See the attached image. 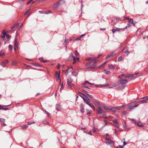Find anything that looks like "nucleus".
I'll list each match as a JSON object with an SVG mask.
<instances>
[{"label":"nucleus","instance_id":"obj_1","mask_svg":"<svg viewBox=\"0 0 148 148\" xmlns=\"http://www.w3.org/2000/svg\"><path fill=\"white\" fill-rule=\"evenodd\" d=\"M79 96L82 98V99L84 101H85L86 102V104L87 105H88L90 107L93 108L94 110H95V108L94 106L93 105H91V104L90 103V102L89 101H88L87 99H86L85 98H84V97H82L81 95H79Z\"/></svg>","mask_w":148,"mask_h":148},{"label":"nucleus","instance_id":"obj_2","mask_svg":"<svg viewBox=\"0 0 148 148\" xmlns=\"http://www.w3.org/2000/svg\"><path fill=\"white\" fill-rule=\"evenodd\" d=\"M72 81V79L71 78L67 79V84L68 85V86L70 87L71 88H72L71 85H74L73 84H72L71 82Z\"/></svg>","mask_w":148,"mask_h":148},{"label":"nucleus","instance_id":"obj_3","mask_svg":"<svg viewBox=\"0 0 148 148\" xmlns=\"http://www.w3.org/2000/svg\"><path fill=\"white\" fill-rule=\"evenodd\" d=\"M128 82V81L126 79H121L120 81V84L122 85L123 84L127 83Z\"/></svg>","mask_w":148,"mask_h":148},{"label":"nucleus","instance_id":"obj_4","mask_svg":"<svg viewBox=\"0 0 148 148\" xmlns=\"http://www.w3.org/2000/svg\"><path fill=\"white\" fill-rule=\"evenodd\" d=\"M86 60H92V61H97V57H95V58H93L91 57H88L86 59Z\"/></svg>","mask_w":148,"mask_h":148},{"label":"nucleus","instance_id":"obj_5","mask_svg":"<svg viewBox=\"0 0 148 148\" xmlns=\"http://www.w3.org/2000/svg\"><path fill=\"white\" fill-rule=\"evenodd\" d=\"M60 71L58 72L57 71L56 72L55 77L57 80L60 79Z\"/></svg>","mask_w":148,"mask_h":148},{"label":"nucleus","instance_id":"obj_6","mask_svg":"<svg viewBox=\"0 0 148 148\" xmlns=\"http://www.w3.org/2000/svg\"><path fill=\"white\" fill-rule=\"evenodd\" d=\"M9 63V61L8 60H5L2 62L1 63V65L3 67H4L5 64Z\"/></svg>","mask_w":148,"mask_h":148},{"label":"nucleus","instance_id":"obj_7","mask_svg":"<svg viewBox=\"0 0 148 148\" xmlns=\"http://www.w3.org/2000/svg\"><path fill=\"white\" fill-rule=\"evenodd\" d=\"M19 24L18 23L14 24L11 27V29H14V30L16 29L17 27H18V26H19Z\"/></svg>","mask_w":148,"mask_h":148},{"label":"nucleus","instance_id":"obj_8","mask_svg":"<svg viewBox=\"0 0 148 148\" xmlns=\"http://www.w3.org/2000/svg\"><path fill=\"white\" fill-rule=\"evenodd\" d=\"M60 3V1H58L56 2L54 4L53 8V9H56V8L58 7Z\"/></svg>","mask_w":148,"mask_h":148},{"label":"nucleus","instance_id":"obj_9","mask_svg":"<svg viewBox=\"0 0 148 148\" xmlns=\"http://www.w3.org/2000/svg\"><path fill=\"white\" fill-rule=\"evenodd\" d=\"M116 29H115L114 28L112 29V31L113 33H115L116 32H120V31L119 30H121L123 29L122 28H119L117 27L116 28Z\"/></svg>","mask_w":148,"mask_h":148},{"label":"nucleus","instance_id":"obj_10","mask_svg":"<svg viewBox=\"0 0 148 148\" xmlns=\"http://www.w3.org/2000/svg\"><path fill=\"white\" fill-rule=\"evenodd\" d=\"M124 49H123L122 51V53H125L126 54L125 56H127L130 53V51H128V49H127L125 51H124Z\"/></svg>","mask_w":148,"mask_h":148},{"label":"nucleus","instance_id":"obj_11","mask_svg":"<svg viewBox=\"0 0 148 148\" xmlns=\"http://www.w3.org/2000/svg\"><path fill=\"white\" fill-rule=\"evenodd\" d=\"M79 72V70L78 69H76L73 73L72 74L74 76L76 77L78 75Z\"/></svg>","mask_w":148,"mask_h":148},{"label":"nucleus","instance_id":"obj_12","mask_svg":"<svg viewBox=\"0 0 148 148\" xmlns=\"http://www.w3.org/2000/svg\"><path fill=\"white\" fill-rule=\"evenodd\" d=\"M98 110H97L98 114H101L102 112H104V111L102 110L101 107H98Z\"/></svg>","mask_w":148,"mask_h":148},{"label":"nucleus","instance_id":"obj_13","mask_svg":"<svg viewBox=\"0 0 148 148\" xmlns=\"http://www.w3.org/2000/svg\"><path fill=\"white\" fill-rule=\"evenodd\" d=\"M56 108L57 111H59L61 108V106L59 104H56Z\"/></svg>","mask_w":148,"mask_h":148},{"label":"nucleus","instance_id":"obj_14","mask_svg":"<svg viewBox=\"0 0 148 148\" xmlns=\"http://www.w3.org/2000/svg\"><path fill=\"white\" fill-rule=\"evenodd\" d=\"M80 111L83 113L84 112V108L83 105L82 103H81L80 105Z\"/></svg>","mask_w":148,"mask_h":148},{"label":"nucleus","instance_id":"obj_15","mask_svg":"<svg viewBox=\"0 0 148 148\" xmlns=\"http://www.w3.org/2000/svg\"><path fill=\"white\" fill-rule=\"evenodd\" d=\"M124 106V105H122L120 106L114 107L113 108L118 110H119L122 108Z\"/></svg>","mask_w":148,"mask_h":148},{"label":"nucleus","instance_id":"obj_16","mask_svg":"<svg viewBox=\"0 0 148 148\" xmlns=\"http://www.w3.org/2000/svg\"><path fill=\"white\" fill-rule=\"evenodd\" d=\"M14 46H15V47H16L17 48H18V44L17 43V39L16 37L14 39Z\"/></svg>","mask_w":148,"mask_h":148},{"label":"nucleus","instance_id":"obj_17","mask_svg":"<svg viewBox=\"0 0 148 148\" xmlns=\"http://www.w3.org/2000/svg\"><path fill=\"white\" fill-rule=\"evenodd\" d=\"M32 64L34 66H39V67H42V66L40 65H39V64H38V63H32Z\"/></svg>","mask_w":148,"mask_h":148},{"label":"nucleus","instance_id":"obj_18","mask_svg":"<svg viewBox=\"0 0 148 148\" xmlns=\"http://www.w3.org/2000/svg\"><path fill=\"white\" fill-rule=\"evenodd\" d=\"M86 83H88V84H90V85H94V84L92 83H90V82H88V81H86L84 83H83L82 84V85H85V84Z\"/></svg>","mask_w":148,"mask_h":148},{"label":"nucleus","instance_id":"obj_19","mask_svg":"<svg viewBox=\"0 0 148 148\" xmlns=\"http://www.w3.org/2000/svg\"><path fill=\"white\" fill-rule=\"evenodd\" d=\"M112 122L114 123L115 124H118V123L117 121V120L116 119H114L113 120H112Z\"/></svg>","mask_w":148,"mask_h":148},{"label":"nucleus","instance_id":"obj_20","mask_svg":"<svg viewBox=\"0 0 148 148\" xmlns=\"http://www.w3.org/2000/svg\"><path fill=\"white\" fill-rule=\"evenodd\" d=\"M38 60H40L41 62H47V61L45 60H44L42 58H38Z\"/></svg>","mask_w":148,"mask_h":148},{"label":"nucleus","instance_id":"obj_21","mask_svg":"<svg viewBox=\"0 0 148 148\" xmlns=\"http://www.w3.org/2000/svg\"><path fill=\"white\" fill-rule=\"evenodd\" d=\"M133 76V75L132 74H129L125 76V77L127 78L129 77H132Z\"/></svg>","mask_w":148,"mask_h":148},{"label":"nucleus","instance_id":"obj_22","mask_svg":"<svg viewBox=\"0 0 148 148\" xmlns=\"http://www.w3.org/2000/svg\"><path fill=\"white\" fill-rule=\"evenodd\" d=\"M110 54L111 56H112V57L114 56L116 54V53L114 52H113L111 53Z\"/></svg>","mask_w":148,"mask_h":148},{"label":"nucleus","instance_id":"obj_23","mask_svg":"<svg viewBox=\"0 0 148 148\" xmlns=\"http://www.w3.org/2000/svg\"><path fill=\"white\" fill-rule=\"evenodd\" d=\"M21 128L23 130H24L27 127L26 125H24L23 126H21Z\"/></svg>","mask_w":148,"mask_h":148},{"label":"nucleus","instance_id":"obj_24","mask_svg":"<svg viewBox=\"0 0 148 148\" xmlns=\"http://www.w3.org/2000/svg\"><path fill=\"white\" fill-rule=\"evenodd\" d=\"M82 94L86 97V99H87L89 101H90V99L88 98V97L85 94Z\"/></svg>","mask_w":148,"mask_h":148},{"label":"nucleus","instance_id":"obj_25","mask_svg":"<svg viewBox=\"0 0 148 148\" xmlns=\"http://www.w3.org/2000/svg\"><path fill=\"white\" fill-rule=\"evenodd\" d=\"M137 125L138 127H141L143 126V124L141 123L137 122Z\"/></svg>","mask_w":148,"mask_h":148},{"label":"nucleus","instance_id":"obj_26","mask_svg":"<svg viewBox=\"0 0 148 148\" xmlns=\"http://www.w3.org/2000/svg\"><path fill=\"white\" fill-rule=\"evenodd\" d=\"M86 95L87 96H88L89 97L91 98H93V96L90 95L88 93H86Z\"/></svg>","mask_w":148,"mask_h":148},{"label":"nucleus","instance_id":"obj_27","mask_svg":"<svg viewBox=\"0 0 148 148\" xmlns=\"http://www.w3.org/2000/svg\"><path fill=\"white\" fill-rule=\"evenodd\" d=\"M69 72H71L73 70V68L71 66H70L68 68V69Z\"/></svg>","mask_w":148,"mask_h":148},{"label":"nucleus","instance_id":"obj_28","mask_svg":"<svg viewBox=\"0 0 148 148\" xmlns=\"http://www.w3.org/2000/svg\"><path fill=\"white\" fill-rule=\"evenodd\" d=\"M86 110L87 111V114H90L91 113V112H92L91 110H88L87 109H86Z\"/></svg>","mask_w":148,"mask_h":148},{"label":"nucleus","instance_id":"obj_29","mask_svg":"<svg viewBox=\"0 0 148 148\" xmlns=\"http://www.w3.org/2000/svg\"><path fill=\"white\" fill-rule=\"evenodd\" d=\"M133 20L131 18H129V19L128 22L129 23L132 24V23H133Z\"/></svg>","mask_w":148,"mask_h":148},{"label":"nucleus","instance_id":"obj_30","mask_svg":"<svg viewBox=\"0 0 148 148\" xmlns=\"http://www.w3.org/2000/svg\"><path fill=\"white\" fill-rule=\"evenodd\" d=\"M103 116L105 119H106L107 118V117L106 116V113H103L102 114Z\"/></svg>","mask_w":148,"mask_h":148},{"label":"nucleus","instance_id":"obj_31","mask_svg":"<svg viewBox=\"0 0 148 148\" xmlns=\"http://www.w3.org/2000/svg\"><path fill=\"white\" fill-rule=\"evenodd\" d=\"M39 12L40 13V14H44V13H45V14H49L48 13H46L45 11H39Z\"/></svg>","mask_w":148,"mask_h":148},{"label":"nucleus","instance_id":"obj_32","mask_svg":"<svg viewBox=\"0 0 148 148\" xmlns=\"http://www.w3.org/2000/svg\"><path fill=\"white\" fill-rule=\"evenodd\" d=\"M109 67L111 69H114V66L112 64L110 65L109 66Z\"/></svg>","mask_w":148,"mask_h":148},{"label":"nucleus","instance_id":"obj_33","mask_svg":"<svg viewBox=\"0 0 148 148\" xmlns=\"http://www.w3.org/2000/svg\"><path fill=\"white\" fill-rule=\"evenodd\" d=\"M5 55V54L4 53H2L1 51H0V56L2 57H3Z\"/></svg>","mask_w":148,"mask_h":148},{"label":"nucleus","instance_id":"obj_34","mask_svg":"<svg viewBox=\"0 0 148 148\" xmlns=\"http://www.w3.org/2000/svg\"><path fill=\"white\" fill-rule=\"evenodd\" d=\"M140 102L143 103H145L147 102L146 100L143 99L140 101Z\"/></svg>","mask_w":148,"mask_h":148},{"label":"nucleus","instance_id":"obj_35","mask_svg":"<svg viewBox=\"0 0 148 148\" xmlns=\"http://www.w3.org/2000/svg\"><path fill=\"white\" fill-rule=\"evenodd\" d=\"M75 55L76 56H78L79 54V53L77 51V50H75Z\"/></svg>","mask_w":148,"mask_h":148},{"label":"nucleus","instance_id":"obj_36","mask_svg":"<svg viewBox=\"0 0 148 148\" xmlns=\"http://www.w3.org/2000/svg\"><path fill=\"white\" fill-rule=\"evenodd\" d=\"M105 71L106 74H108V73L110 72L109 70L107 69L105 70Z\"/></svg>","mask_w":148,"mask_h":148},{"label":"nucleus","instance_id":"obj_37","mask_svg":"<svg viewBox=\"0 0 148 148\" xmlns=\"http://www.w3.org/2000/svg\"><path fill=\"white\" fill-rule=\"evenodd\" d=\"M73 56H69V58L68 59V60L69 61H70L71 60L72 58H73Z\"/></svg>","mask_w":148,"mask_h":148},{"label":"nucleus","instance_id":"obj_38","mask_svg":"<svg viewBox=\"0 0 148 148\" xmlns=\"http://www.w3.org/2000/svg\"><path fill=\"white\" fill-rule=\"evenodd\" d=\"M103 108L104 109L106 110H109V108H108L107 106H103Z\"/></svg>","mask_w":148,"mask_h":148},{"label":"nucleus","instance_id":"obj_39","mask_svg":"<svg viewBox=\"0 0 148 148\" xmlns=\"http://www.w3.org/2000/svg\"><path fill=\"white\" fill-rule=\"evenodd\" d=\"M5 121V119H4L0 118V121L1 122L4 123Z\"/></svg>","mask_w":148,"mask_h":148},{"label":"nucleus","instance_id":"obj_40","mask_svg":"<svg viewBox=\"0 0 148 148\" xmlns=\"http://www.w3.org/2000/svg\"><path fill=\"white\" fill-rule=\"evenodd\" d=\"M91 63V62H87V63L86 64V66H88L90 65V64Z\"/></svg>","mask_w":148,"mask_h":148},{"label":"nucleus","instance_id":"obj_41","mask_svg":"<svg viewBox=\"0 0 148 148\" xmlns=\"http://www.w3.org/2000/svg\"><path fill=\"white\" fill-rule=\"evenodd\" d=\"M112 56H111L110 54H109V55H108L107 57H106V58L107 59H109V58H112Z\"/></svg>","mask_w":148,"mask_h":148},{"label":"nucleus","instance_id":"obj_42","mask_svg":"<svg viewBox=\"0 0 148 148\" xmlns=\"http://www.w3.org/2000/svg\"><path fill=\"white\" fill-rule=\"evenodd\" d=\"M8 48L10 50H11L12 49L13 47L12 45H9L8 46Z\"/></svg>","mask_w":148,"mask_h":148},{"label":"nucleus","instance_id":"obj_43","mask_svg":"<svg viewBox=\"0 0 148 148\" xmlns=\"http://www.w3.org/2000/svg\"><path fill=\"white\" fill-rule=\"evenodd\" d=\"M97 62H95L92 64V65L93 66H95V67L96 65Z\"/></svg>","mask_w":148,"mask_h":148},{"label":"nucleus","instance_id":"obj_44","mask_svg":"<svg viewBox=\"0 0 148 148\" xmlns=\"http://www.w3.org/2000/svg\"><path fill=\"white\" fill-rule=\"evenodd\" d=\"M10 42V41L9 40H7L5 41V44H6V43H9Z\"/></svg>","mask_w":148,"mask_h":148},{"label":"nucleus","instance_id":"obj_45","mask_svg":"<svg viewBox=\"0 0 148 148\" xmlns=\"http://www.w3.org/2000/svg\"><path fill=\"white\" fill-rule=\"evenodd\" d=\"M5 36H6V38L8 39V40L10 39V38H11V36L8 34H7Z\"/></svg>","mask_w":148,"mask_h":148},{"label":"nucleus","instance_id":"obj_46","mask_svg":"<svg viewBox=\"0 0 148 148\" xmlns=\"http://www.w3.org/2000/svg\"><path fill=\"white\" fill-rule=\"evenodd\" d=\"M68 40V39H67V40L65 39L63 44L64 45H65L67 43V41Z\"/></svg>","mask_w":148,"mask_h":148},{"label":"nucleus","instance_id":"obj_47","mask_svg":"<svg viewBox=\"0 0 148 148\" xmlns=\"http://www.w3.org/2000/svg\"><path fill=\"white\" fill-rule=\"evenodd\" d=\"M73 58H75V60H76H76L78 61L79 60V58L78 57H73Z\"/></svg>","mask_w":148,"mask_h":148},{"label":"nucleus","instance_id":"obj_48","mask_svg":"<svg viewBox=\"0 0 148 148\" xmlns=\"http://www.w3.org/2000/svg\"><path fill=\"white\" fill-rule=\"evenodd\" d=\"M122 60V57L121 56H120L118 58V61L121 60Z\"/></svg>","mask_w":148,"mask_h":148},{"label":"nucleus","instance_id":"obj_49","mask_svg":"<svg viewBox=\"0 0 148 148\" xmlns=\"http://www.w3.org/2000/svg\"><path fill=\"white\" fill-rule=\"evenodd\" d=\"M118 85V84L117 83H114L113 84V87H116Z\"/></svg>","mask_w":148,"mask_h":148},{"label":"nucleus","instance_id":"obj_50","mask_svg":"<svg viewBox=\"0 0 148 148\" xmlns=\"http://www.w3.org/2000/svg\"><path fill=\"white\" fill-rule=\"evenodd\" d=\"M95 68V66H92L91 67H90L88 68H87L86 69H93Z\"/></svg>","mask_w":148,"mask_h":148},{"label":"nucleus","instance_id":"obj_51","mask_svg":"<svg viewBox=\"0 0 148 148\" xmlns=\"http://www.w3.org/2000/svg\"><path fill=\"white\" fill-rule=\"evenodd\" d=\"M3 35L6 36L7 34H6L5 31V30H3Z\"/></svg>","mask_w":148,"mask_h":148},{"label":"nucleus","instance_id":"obj_52","mask_svg":"<svg viewBox=\"0 0 148 148\" xmlns=\"http://www.w3.org/2000/svg\"><path fill=\"white\" fill-rule=\"evenodd\" d=\"M44 111L47 115H48V116H49L50 115V114L48 112H47L45 110V111Z\"/></svg>","mask_w":148,"mask_h":148},{"label":"nucleus","instance_id":"obj_53","mask_svg":"<svg viewBox=\"0 0 148 148\" xmlns=\"http://www.w3.org/2000/svg\"><path fill=\"white\" fill-rule=\"evenodd\" d=\"M5 36H1V37L3 39V40H5Z\"/></svg>","mask_w":148,"mask_h":148},{"label":"nucleus","instance_id":"obj_54","mask_svg":"<svg viewBox=\"0 0 148 148\" xmlns=\"http://www.w3.org/2000/svg\"><path fill=\"white\" fill-rule=\"evenodd\" d=\"M103 122H104V124L105 125V126L108 123L107 122V121L105 120V121H104Z\"/></svg>","mask_w":148,"mask_h":148},{"label":"nucleus","instance_id":"obj_55","mask_svg":"<svg viewBox=\"0 0 148 148\" xmlns=\"http://www.w3.org/2000/svg\"><path fill=\"white\" fill-rule=\"evenodd\" d=\"M115 18L116 20H121V18H118V17H115Z\"/></svg>","mask_w":148,"mask_h":148},{"label":"nucleus","instance_id":"obj_56","mask_svg":"<svg viewBox=\"0 0 148 148\" xmlns=\"http://www.w3.org/2000/svg\"><path fill=\"white\" fill-rule=\"evenodd\" d=\"M132 120L134 122V123H135V124H136V123L137 122L136 120H135V119H132Z\"/></svg>","mask_w":148,"mask_h":148},{"label":"nucleus","instance_id":"obj_57","mask_svg":"<svg viewBox=\"0 0 148 148\" xmlns=\"http://www.w3.org/2000/svg\"><path fill=\"white\" fill-rule=\"evenodd\" d=\"M127 113V112L126 111H124L122 112V114L123 115H125Z\"/></svg>","mask_w":148,"mask_h":148},{"label":"nucleus","instance_id":"obj_58","mask_svg":"<svg viewBox=\"0 0 148 148\" xmlns=\"http://www.w3.org/2000/svg\"><path fill=\"white\" fill-rule=\"evenodd\" d=\"M84 6V5L82 4H81V12H82V8Z\"/></svg>","mask_w":148,"mask_h":148},{"label":"nucleus","instance_id":"obj_59","mask_svg":"<svg viewBox=\"0 0 148 148\" xmlns=\"http://www.w3.org/2000/svg\"><path fill=\"white\" fill-rule=\"evenodd\" d=\"M106 143L108 145H109L111 144V143L110 142L108 141H106Z\"/></svg>","mask_w":148,"mask_h":148},{"label":"nucleus","instance_id":"obj_60","mask_svg":"<svg viewBox=\"0 0 148 148\" xmlns=\"http://www.w3.org/2000/svg\"><path fill=\"white\" fill-rule=\"evenodd\" d=\"M116 90L121 89V86L116 87Z\"/></svg>","mask_w":148,"mask_h":148},{"label":"nucleus","instance_id":"obj_61","mask_svg":"<svg viewBox=\"0 0 148 148\" xmlns=\"http://www.w3.org/2000/svg\"><path fill=\"white\" fill-rule=\"evenodd\" d=\"M144 98H146V99H145L146 100V101L147 100H148V96L143 97L142 98V99H144Z\"/></svg>","mask_w":148,"mask_h":148},{"label":"nucleus","instance_id":"obj_62","mask_svg":"<svg viewBox=\"0 0 148 148\" xmlns=\"http://www.w3.org/2000/svg\"><path fill=\"white\" fill-rule=\"evenodd\" d=\"M86 34H82V35H81L80 37V38H82L84 36H85V35Z\"/></svg>","mask_w":148,"mask_h":148},{"label":"nucleus","instance_id":"obj_63","mask_svg":"<svg viewBox=\"0 0 148 148\" xmlns=\"http://www.w3.org/2000/svg\"><path fill=\"white\" fill-rule=\"evenodd\" d=\"M33 0H30L27 3V4L29 5L30 3H31L32 1Z\"/></svg>","mask_w":148,"mask_h":148},{"label":"nucleus","instance_id":"obj_64","mask_svg":"<svg viewBox=\"0 0 148 148\" xmlns=\"http://www.w3.org/2000/svg\"><path fill=\"white\" fill-rule=\"evenodd\" d=\"M69 71L68 70H67L65 72V74L66 75H67L68 73H69Z\"/></svg>","mask_w":148,"mask_h":148}]
</instances>
